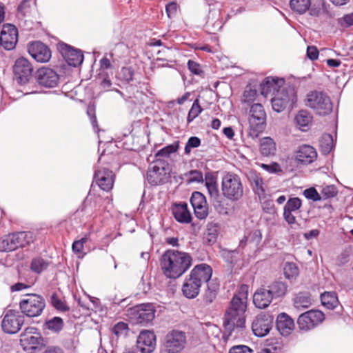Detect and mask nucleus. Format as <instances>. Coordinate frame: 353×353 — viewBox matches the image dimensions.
<instances>
[{"label":"nucleus","mask_w":353,"mask_h":353,"mask_svg":"<svg viewBox=\"0 0 353 353\" xmlns=\"http://www.w3.org/2000/svg\"><path fill=\"white\" fill-rule=\"evenodd\" d=\"M256 90L250 88L246 89L243 92L242 102L245 103H250L254 102L256 99Z\"/></svg>","instance_id":"49"},{"label":"nucleus","mask_w":353,"mask_h":353,"mask_svg":"<svg viewBox=\"0 0 353 353\" xmlns=\"http://www.w3.org/2000/svg\"><path fill=\"white\" fill-rule=\"evenodd\" d=\"M20 309L24 314L29 317H36L42 313L45 308L44 299L35 294H26L19 303Z\"/></svg>","instance_id":"5"},{"label":"nucleus","mask_w":353,"mask_h":353,"mask_svg":"<svg viewBox=\"0 0 353 353\" xmlns=\"http://www.w3.org/2000/svg\"><path fill=\"white\" fill-rule=\"evenodd\" d=\"M272 322L273 319L269 315H258L252 324L253 333L259 337L266 336L272 329Z\"/></svg>","instance_id":"16"},{"label":"nucleus","mask_w":353,"mask_h":353,"mask_svg":"<svg viewBox=\"0 0 353 353\" xmlns=\"http://www.w3.org/2000/svg\"><path fill=\"white\" fill-rule=\"evenodd\" d=\"M219 288V284L216 279L208 283L207 289L203 294V300L207 303H211L216 299Z\"/></svg>","instance_id":"35"},{"label":"nucleus","mask_w":353,"mask_h":353,"mask_svg":"<svg viewBox=\"0 0 353 353\" xmlns=\"http://www.w3.org/2000/svg\"><path fill=\"white\" fill-rule=\"evenodd\" d=\"M94 178L101 190L109 191L112 188L114 181L112 171L106 168L99 169L96 172Z\"/></svg>","instance_id":"25"},{"label":"nucleus","mask_w":353,"mask_h":353,"mask_svg":"<svg viewBox=\"0 0 353 353\" xmlns=\"http://www.w3.org/2000/svg\"><path fill=\"white\" fill-rule=\"evenodd\" d=\"M187 341L184 332L172 330L164 337L163 348L167 353H179L183 350Z\"/></svg>","instance_id":"7"},{"label":"nucleus","mask_w":353,"mask_h":353,"mask_svg":"<svg viewBox=\"0 0 353 353\" xmlns=\"http://www.w3.org/2000/svg\"><path fill=\"white\" fill-rule=\"evenodd\" d=\"M284 275L288 279H296L299 274V268L294 263L288 262L285 264L283 268Z\"/></svg>","instance_id":"45"},{"label":"nucleus","mask_w":353,"mask_h":353,"mask_svg":"<svg viewBox=\"0 0 353 353\" xmlns=\"http://www.w3.org/2000/svg\"><path fill=\"white\" fill-rule=\"evenodd\" d=\"M192 258L187 252L168 250L161 259V268L167 278L177 279L192 265Z\"/></svg>","instance_id":"1"},{"label":"nucleus","mask_w":353,"mask_h":353,"mask_svg":"<svg viewBox=\"0 0 353 353\" xmlns=\"http://www.w3.org/2000/svg\"><path fill=\"white\" fill-rule=\"evenodd\" d=\"M296 101V97L294 91L292 89L285 88L274 94L271 100L272 108L277 112L283 111L288 105L292 106Z\"/></svg>","instance_id":"10"},{"label":"nucleus","mask_w":353,"mask_h":353,"mask_svg":"<svg viewBox=\"0 0 353 353\" xmlns=\"http://www.w3.org/2000/svg\"><path fill=\"white\" fill-rule=\"evenodd\" d=\"M260 166L264 170L270 173H276L281 171V168L279 164L275 162L272 163L271 164L261 163Z\"/></svg>","instance_id":"56"},{"label":"nucleus","mask_w":353,"mask_h":353,"mask_svg":"<svg viewBox=\"0 0 353 353\" xmlns=\"http://www.w3.org/2000/svg\"><path fill=\"white\" fill-rule=\"evenodd\" d=\"M23 323V316L18 312L9 310L4 316L1 327L8 334H15L19 331Z\"/></svg>","instance_id":"11"},{"label":"nucleus","mask_w":353,"mask_h":353,"mask_svg":"<svg viewBox=\"0 0 353 353\" xmlns=\"http://www.w3.org/2000/svg\"><path fill=\"white\" fill-rule=\"evenodd\" d=\"M273 299L272 295L266 286H262L254 292L253 295V303L256 307L264 309L270 305Z\"/></svg>","instance_id":"27"},{"label":"nucleus","mask_w":353,"mask_h":353,"mask_svg":"<svg viewBox=\"0 0 353 353\" xmlns=\"http://www.w3.org/2000/svg\"><path fill=\"white\" fill-rule=\"evenodd\" d=\"M49 263L41 257H36L32 260L30 268L36 273H41L48 267Z\"/></svg>","instance_id":"43"},{"label":"nucleus","mask_w":353,"mask_h":353,"mask_svg":"<svg viewBox=\"0 0 353 353\" xmlns=\"http://www.w3.org/2000/svg\"><path fill=\"white\" fill-rule=\"evenodd\" d=\"M303 194L307 199H311L314 201H320L322 199V196L314 188L306 189L304 190Z\"/></svg>","instance_id":"53"},{"label":"nucleus","mask_w":353,"mask_h":353,"mask_svg":"<svg viewBox=\"0 0 353 353\" xmlns=\"http://www.w3.org/2000/svg\"><path fill=\"white\" fill-rule=\"evenodd\" d=\"M291 8L300 13L305 12L310 7V0H291L290 3Z\"/></svg>","instance_id":"41"},{"label":"nucleus","mask_w":353,"mask_h":353,"mask_svg":"<svg viewBox=\"0 0 353 353\" xmlns=\"http://www.w3.org/2000/svg\"><path fill=\"white\" fill-rule=\"evenodd\" d=\"M59 50L70 65L76 67L82 63L83 55L80 50L65 43L59 45Z\"/></svg>","instance_id":"23"},{"label":"nucleus","mask_w":353,"mask_h":353,"mask_svg":"<svg viewBox=\"0 0 353 353\" xmlns=\"http://www.w3.org/2000/svg\"><path fill=\"white\" fill-rule=\"evenodd\" d=\"M317 158V152L314 148L309 145H302L294 152L295 161L303 165L313 163Z\"/></svg>","instance_id":"19"},{"label":"nucleus","mask_w":353,"mask_h":353,"mask_svg":"<svg viewBox=\"0 0 353 353\" xmlns=\"http://www.w3.org/2000/svg\"><path fill=\"white\" fill-rule=\"evenodd\" d=\"M168 179V172L164 163L157 161L151 165L147 172V180L152 185L164 183Z\"/></svg>","instance_id":"12"},{"label":"nucleus","mask_w":353,"mask_h":353,"mask_svg":"<svg viewBox=\"0 0 353 353\" xmlns=\"http://www.w3.org/2000/svg\"><path fill=\"white\" fill-rule=\"evenodd\" d=\"M221 191L226 199L239 200L243 195V185L240 176L234 172H226L221 179Z\"/></svg>","instance_id":"3"},{"label":"nucleus","mask_w":353,"mask_h":353,"mask_svg":"<svg viewBox=\"0 0 353 353\" xmlns=\"http://www.w3.org/2000/svg\"><path fill=\"white\" fill-rule=\"evenodd\" d=\"M17 249L14 237L12 234L4 236L0 239V251L10 252Z\"/></svg>","instance_id":"40"},{"label":"nucleus","mask_w":353,"mask_h":353,"mask_svg":"<svg viewBox=\"0 0 353 353\" xmlns=\"http://www.w3.org/2000/svg\"><path fill=\"white\" fill-rule=\"evenodd\" d=\"M179 145V141H176L170 145H168L159 150L156 154V157L168 158L170 156L171 154L177 151Z\"/></svg>","instance_id":"46"},{"label":"nucleus","mask_w":353,"mask_h":353,"mask_svg":"<svg viewBox=\"0 0 353 353\" xmlns=\"http://www.w3.org/2000/svg\"><path fill=\"white\" fill-rule=\"evenodd\" d=\"M250 185L256 194L261 197H263L265 194V191L263 188V181L261 176L255 173H253L249 177Z\"/></svg>","instance_id":"36"},{"label":"nucleus","mask_w":353,"mask_h":353,"mask_svg":"<svg viewBox=\"0 0 353 353\" xmlns=\"http://www.w3.org/2000/svg\"><path fill=\"white\" fill-rule=\"evenodd\" d=\"M165 11L169 18L176 14L177 11V3L175 2L169 3L165 7Z\"/></svg>","instance_id":"60"},{"label":"nucleus","mask_w":353,"mask_h":353,"mask_svg":"<svg viewBox=\"0 0 353 353\" xmlns=\"http://www.w3.org/2000/svg\"><path fill=\"white\" fill-rule=\"evenodd\" d=\"M189 275L200 283L201 285L203 283L208 284V283L212 280L211 279L212 269L208 264H199L194 267Z\"/></svg>","instance_id":"24"},{"label":"nucleus","mask_w":353,"mask_h":353,"mask_svg":"<svg viewBox=\"0 0 353 353\" xmlns=\"http://www.w3.org/2000/svg\"><path fill=\"white\" fill-rule=\"evenodd\" d=\"M28 52L38 62H47L51 57L50 49L40 41H34L29 44Z\"/></svg>","instance_id":"20"},{"label":"nucleus","mask_w":353,"mask_h":353,"mask_svg":"<svg viewBox=\"0 0 353 353\" xmlns=\"http://www.w3.org/2000/svg\"><path fill=\"white\" fill-rule=\"evenodd\" d=\"M155 307L152 303H143L130 308L128 316L132 323L143 324L151 322L155 316Z\"/></svg>","instance_id":"6"},{"label":"nucleus","mask_w":353,"mask_h":353,"mask_svg":"<svg viewBox=\"0 0 353 353\" xmlns=\"http://www.w3.org/2000/svg\"><path fill=\"white\" fill-rule=\"evenodd\" d=\"M201 144V140L196 137H190L185 147V153L189 154L191 152V149L194 148H197Z\"/></svg>","instance_id":"55"},{"label":"nucleus","mask_w":353,"mask_h":353,"mask_svg":"<svg viewBox=\"0 0 353 353\" xmlns=\"http://www.w3.org/2000/svg\"><path fill=\"white\" fill-rule=\"evenodd\" d=\"M262 239V234L259 230H254L250 233V241L258 245Z\"/></svg>","instance_id":"62"},{"label":"nucleus","mask_w":353,"mask_h":353,"mask_svg":"<svg viewBox=\"0 0 353 353\" xmlns=\"http://www.w3.org/2000/svg\"><path fill=\"white\" fill-rule=\"evenodd\" d=\"M249 125L252 136L257 137L265 128L266 114L260 103L253 104L250 110Z\"/></svg>","instance_id":"8"},{"label":"nucleus","mask_w":353,"mask_h":353,"mask_svg":"<svg viewBox=\"0 0 353 353\" xmlns=\"http://www.w3.org/2000/svg\"><path fill=\"white\" fill-rule=\"evenodd\" d=\"M188 66L189 70L195 74H199L202 72L200 65L194 61L189 60Z\"/></svg>","instance_id":"61"},{"label":"nucleus","mask_w":353,"mask_h":353,"mask_svg":"<svg viewBox=\"0 0 353 353\" xmlns=\"http://www.w3.org/2000/svg\"><path fill=\"white\" fill-rule=\"evenodd\" d=\"M12 234L14 237L17 248L25 247L32 243L34 240L33 233L31 232H20Z\"/></svg>","instance_id":"32"},{"label":"nucleus","mask_w":353,"mask_h":353,"mask_svg":"<svg viewBox=\"0 0 353 353\" xmlns=\"http://www.w3.org/2000/svg\"><path fill=\"white\" fill-rule=\"evenodd\" d=\"M42 338L34 327H28L21 336V343L25 350H33L42 343Z\"/></svg>","instance_id":"15"},{"label":"nucleus","mask_w":353,"mask_h":353,"mask_svg":"<svg viewBox=\"0 0 353 353\" xmlns=\"http://www.w3.org/2000/svg\"><path fill=\"white\" fill-rule=\"evenodd\" d=\"M276 328L283 336L290 335L294 328L293 319L285 313H281L276 318Z\"/></svg>","instance_id":"28"},{"label":"nucleus","mask_w":353,"mask_h":353,"mask_svg":"<svg viewBox=\"0 0 353 353\" xmlns=\"http://www.w3.org/2000/svg\"><path fill=\"white\" fill-rule=\"evenodd\" d=\"M203 180V174L201 172L197 170H192L190 172V182H202Z\"/></svg>","instance_id":"59"},{"label":"nucleus","mask_w":353,"mask_h":353,"mask_svg":"<svg viewBox=\"0 0 353 353\" xmlns=\"http://www.w3.org/2000/svg\"><path fill=\"white\" fill-rule=\"evenodd\" d=\"M312 115L305 110H299L294 116L296 126L302 131H307L312 123Z\"/></svg>","instance_id":"30"},{"label":"nucleus","mask_w":353,"mask_h":353,"mask_svg":"<svg viewBox=\"0 0 353 353\" xmlns=\"http://www.w3.org/2000/svg\"><path fill=\"white\" fill-rule=\"evenodd\" d=\"M321 194L323 199H329L337 194V190L334 185H327L322 188Z\"/></svg>","instance_id":"52"},{"label":"nucleus","mask_w":353,"mask_h":353,"mask_svg":"<svg viewBox=\"0 0 353 353\" xmlns=\"http://www.w3.org/2000/svg\"><path fill=\"white\" fill-rule=\"evenodd\" d=\"M32 72V68L30 62L25 58L17 59L14 65V73L21 84H25L28 81Z\"/></svg>","instance_id":"17"},{"label":"nucleus","mask_w":353,"mask_h":353,"mask_svg":"<svg viewBox=\"0 0 353 353\" xmlns=\"http://www.w3.org/2000/svg\"><path fill=\"white\" fill-rule=\"evenodd\" d=\"M172 213L175 219L180 223H188L191 221V214L186 203L174 205L172 208Z\"/></svg>","instance_id":"31"},{"label":"nucleus","mask_w":353,"mask_h":353,"mask_svg":"<svg viewBox=\"0 0 353 353\" xmlns=\"http://www.w3.org/2000/svg\"><path fill=\"white\" fill-rule=\"evenodd\" d=\"M63 327V321L60 317H53L50 320L46 321L44 327L49 330L52 332L58 333Z\"/></svg>","instance_id":"39"},{"label":"nucleus","mask_w":353,"mask_h":353,"mask_svg":"<svg viewBox=\"0 0 353 353\" xmlns=\"http://www.w3.org/2000/svg\"><path fill=\"white\" fill-rule=\"evenodd\" d=\"M248 288L247 285H242L232 298L230 307L225 314L224 325L226 328L231 330L235 327L244 326V312L247 308Z\"/></svg>","instance_id":"2"},{"label":"nucleus","mask_w":353,"mask_h":353,"mask_svg":"<svg viewBox=\"0 0 353 353\" xmlns=\"http://www.w3.org/2000/svg\"><path fill=\"white\" fill-rule=\"evenodd\" d=\"M87 114L90 118L92 125L94 128H97V121L95 116V108L93 105H90L87 109Z\"/></svg>","instance_id":"58"},{"label":"nucleus","mask_w":353,"mask_h":353,"mask_svg":"<svg viewBox=\"0 0 353 353\" xmlns=\"http://www.w3.org/2000/svg\"><path fill=\"white\" fill-rule=\"evenodd\" d=\"M87 242V238L83 237L80 240L75 241L72 243V251L78 254L79 258H83L84 256V253L83 252V249L84 244Z\"/></svg>","instance_id":"48"},{"label":"nucleus","mask_w":353,"mask_h":353,"mask_svg":"<svg viewBox=\"0 0 353 353\" xmlns=\"http://www.w3.org/2000/svg\"><path fill=\"white\" fill-rule=\"evenodd\" d=\"M36 79L38 83L46 88H54L59 81V76L52 68L41 67L36 72Z\"/></svg>","instance_id":"13"},{"label":"nucleus","mask_w":353,"mask_h":353,"mask_svg":"<svg viewBox=\"0 0 353 353\" xmlns=\"http://www.w3.org/2000/svg\"><path fill=\"white\" fill-rule=\"evenodd\" d=\"M319 145L322 152L325 154L330 152L334 145L332 136L330 134H323L321 138Z\"/></svg>","instance_id":"42"},{"label":"nucleus","mask_w":353,"mask_h":353,"mask_svg":"<svg viewBox=\"0 0 353 353\" xmlns=\"http://www.w3.org/2000/svg\"><path fill=\"white\" fill-rule=\"evenodd\" d=\"M203 111V108L201 107L199 99H196L192 105V107L188 112L187 121L188 123L192 122L195 118H196L199 114Z\"/></svg>","instance_id":"47"},{"label":"nucleus","mask_w":353,"mask_h":353,"mask_svg":"<svg viewBox=\"0 0 353 353\" xmlns=\"http://www.w3.org/2000/svg\"><path fill=\"white\" fill-rule=\"evenodd\" d=\"M284 79L277 77H266L261 83V94L267 96L269 93H278L281 91L284 84Z\"/></svg>","instance_id":"26"},{"label":"nucleus","mask_w":353,"mask_h":353,"mask_svg":"<svg viewBox=\"0 0 353 353\" xmlns=\"http://www.w3.org/2000/svg\"><path fill=\"white\" fill-rule=\"evenodd\" d=\"M51 303L53 307L57 310L61 311H66L68 310V307L66 305V304L61 299H59L56 294H53L51 296Z\"/></svg>","instance_id":"51"},{"label":"nucleus","mask_w":353,"mask_h":353,"mask_svg":"<svg viewBox=\"0 0 353 353\" xmlns=\"http://www.w3.org/2000/svg\"><path fill=\"white\" fill-rule=\"evenodd\" d=\"M34 0H23L19 6V12L26 14L28 10V9L30 7L31 3H34Z\"/></svg>","instance_id":"63"},{"label":"nucleus","mask_w":353,"mask_h":353,"mask_svg":"<svg viewBox=\"0 0 353 353\" xmlns=\"http://www.w3.org/2000/svg\"><path fill=\"white\" fill-rule=\"evenodd\" d=\"M305 104L319 115L328 114L332 110V103L330 97L321 91L315 90L307 93Z\"/></svg>","instance_id":"4"},{"label":"nucleus","mask_w":353,"mask_h":353,"mask_svg":"<svg viewBox=\"0 0 353 353\" xmlns=\"http://www.w3.org/2000/svg\"><path fill=\"white\" fill-rule=\"evenodd\" d=\"M217 236H218V232H217L216 228L214 226H212V227H209L207 229V232H206L205 238V240L209 243H214L216 241Z\"/></svg>","instance_id":"54"},{"label":"nucleus","mask_w":353,"mask_h":353,"mask_svg":"<svg viewBox=\"0 0 353 353\" xmlns=\"http://www.w3.org/2000/svg\"><path fill=\"white\" fill-rule=\"evenodd\" d=\"M339 23L342 26H350L353 25V12L345 15L339 19Z\"/></svg>","instance_id":"64"},{"label":"nucleus","mask_w":353,"mask_h":353,"mask_svg":"<svg viewBox=\"0 0 353 353\" xmlns=\"http://www.w3.org/2000/svg\"><path fill=\"white\" fill-rule=\"evenodd\" d=\"M294 305L298 309L307 308L312 305V299L308 294L299 293L294 299Z\"/></svg>","instance_id":"38"},{"label":"nucleus","mask_w":353,"mask_h":353,"mask_svg":"<svg viewBox=\"0 0 353 353\" xmlns=\"http://www.w3.org/2000/svg\"><path fill=\"white\" fill-rule=\"evenodd\" d=\"M229 353H253V350L247 345H239L232 347Z\"/></svg>","instance_id":"57"},{"label":"nucleus","mask_w":353,"mask_h":353,"mask_svg":"<svg viewBox=\"0 0 353 353\" xmlns=\"http://www.w3.org/2000/svg\"><path fill=\"white\" fill-rule=\"evenodd\" d=\"M201 285L196 280L188 275L182 285L183 294L188 299H194L199 295Z\"/></svg>","instance_id":"29"},{"label":"nucleus","mask_w":353,"mask_h":353,"mask_svg":"<svg viewBox=\"0 0 353 353\" xmlns=\"http://www.w3.org/2000/svg\"><path fill=\"white\" fill-rule=\"evenodd\" d=\"M276 148L274 140L270 137H263L260 141V152L264 157L274 155Z\"/></svg>","instance_id":"34"},{"label":"nucleus","mask_w":353,"mask_h":353,"mask_svg":"<svg viewBox=\"0 0 353 353\" xmlns=\"http://www.w3.org/2000/svg\"><path fill=\"white\" fill-rule=\"evenodd\" d=\"M205 186L212 198L216 199L219 197V194L217 183L214 177H205Z\"/></svg>","instance_id":"44"},{"label":"nucleus","mask_w":353,"mask_h":353,"mask_svg":"<svg viewBox=\"0 0 353 353\" xmlns=\"http://www.w3.org/2000/svg\"><path fill=\"white\" fill-rule=\"evenodd\" d=\"M302 202L298 197L290 199L285 203L283 209V219L290 225L296 223V214L300 211Z\"/></svg>","instance_id":"21"},{"label":"nucleus","mask_w":353,"mask_h":353,"mask_svg":"<svg viewBox=\"0 0 353 353\" xmlns=\"http://www.w3.org/2000/svg\"><path fill=\"white\" fill-rule=\"evenodd\" d=\"M274 299L283 296L288 290V285L285 283L280 281H275L266 286Z\"/></svg>","instance_id":"33"},{"label":"nucleus","mask_w":353,"mask_h":353,"mask_svg":"<svg viewBox=\"0 0 353 353\" xmlns=\"http://www.w3.org/2000/svg\"><path fill=\"white\" fill-rule=\"evenodd\" d=\"M18 41V31L12 24H5L3 26L0 35V43L8 50L15 48Z\"/></svg>","instance_id":"14"},{"label":"nucleus","mask_w":353,"mask_h":353,"mask_svg":"<svg viewBox=\"0 0 353 353\" xmlns=\"http://www.w3.org/2000/svg\"><path fill=\"white\" fill-rule=\"evenodd\" d=\"M322 304L328 309L333 310L339 305L338 297L335 292H325L321 296Z\"/></svg>","instance_id":"37"},{"label":"nucleus","mask_w":353,"mask_h":353,"mask_svg":"<svg viewBox=\"0 0 353 353\" xmlns=\"http://www.w3.org/2000/svg\"><path fill=\"white\" fill-rule=\"evenodd\" d=\"M191 204L196 216L199 219H205L208 214V206L205 196L199 192H194L191 196Z\"/></svg>","instance_id":"22"},{"label":"nucleus","mask_w":353,"mask_h":353,"mask_svg":"<svg viewBox=\"0 0 353 353\" xmlns=\"http://www.w3.org/2000/svg\"><path fill=\"white\" fill-rule=\"evenodd\" d=\"M128 330V326L125 323L119 322L112 328V332L117 336L126 335Z\"/></svg>","instance_id":"50"},{"label":"nucleus","mask_w":353,"mask_h":353,"mask_svg":"<svg viewBox=\"0 0 353 353\" xmlns=\"http://www.w3.org/2000/svg\"><path fill=\"white\" fill-rule=\"evenodd\" d=\"M137 346L142 353L152 352L156 347V336L154 332L142 331L138 336Z\"/></svg>","instance_id":"18"},{"label":"nucleus","mask_w":353,"mask_h":353,"mask_svg":"<svg viewBox=\"0 0 353 353\" xmlns=\"http://www.w3.org/2000/svg\"><path fill=\"white\" fill-rule=\"evenodd\" d=\"M325 319L324 314L320 310H309L301 314L298 319L299 328L303 331H308L321 324Z\"/></svg>","instance_id":"9"}]
</instances>
